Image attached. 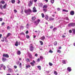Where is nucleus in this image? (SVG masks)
<instances>
[{
	"label": "nucleus",
	"instance_id": "6",
	"mask_svg": "<svg viewBox=\"0 0 75 75\" xmlns=\"http://www.w3.org/2000/svg\"><path fill=\"white\" fill-rule=\"evenodd\" d=\"M74 14H75V12L74 11H70V14L71 16H73L74 15Z\"/></svg>",
	"mask_w": 75,
	"mask_h": 75
},
{
	"label": "nucleus",
	"instance_id": "13",
	"mask_svg": "<svg viewBox=\"0 0 75 75\" xmlns=\"http://www.w3.org/2000/svg\"><path fill=\"white\" fill-rule=\"evenodd\" d=\"M38 6L39 7H42L43 6V4L42 3H39L38 4Z\"/></svg>",
	"mask_w": 75,
	"mask_h": 75
},
{
	"label": "nucleus",
	"instance_id": "39",
	"mask_svg": "<svg viewBox=\"0 0 75 75\" xmlns=\"http://www.w3.org/2000/svg\"><path fill=\"white\" fill-rule=\"evenodd\" d=\"M49 65H50V66H52L53 64L49 62Z\"/></svg>",
	"mask_w": 75,
	"mask_h": 75
},
{
	"label": "nucleus",
	"instance_id": "14",
	"mask_svg": "<svg viewBox=\"0 0 75 75\" xmlns=\"http://www.w3.org/2000/svg\"><path fill=\"white\" fill-rule=\"evenodd\" d=\"M29 57L30 58L33 59V57L31 53H29Z\"/></svg>",
	"mask_w": 75,
	"mask_h": 75
},
{
	"label": "nucleus",
	"instance_id": "5",
	"mask_svg": "<svg viewBox=\"0 0 75 75\" xmlns=\"http://www.w3.org/2000/svg\"><path fill=\"white\" fill-rule=\"evenodd\" d=\"M3 57H6V58H9V56L7 54H5L4 53L3 55Z\"/></svg>",
	"mask_w": 75,
	"mask_h": 75
},
{
	"label": "nucleus",
	"instance_id": "55",
	"mask_svg": "<svg viewBox=\"0 0 75 75\" xmlns=\"http://www.w3.org/2000/svg\"><path fill=\"white\" fill-rule=\"evenodd\" d=\"M1 2L2 4H4V3H5V2L4 1H2Z\"/></svg>",
	"mask_w": 75,
	"mask_h": 75
},
{
	"label": "nucleus",
	"instance_id": "53",
	"mask_svg": "<svg viewBox=\"0 0 75 75\" xmlns=\"http://www.w3.org/2000/svg\"><path fill=\"white\" fill-rule=\"evenodd\" d=\"M40 58L38 59L37 60V61H38V62H40Z\"/></svg>",
	"mask_w": 75,
	"mask_h": 75
},
{
	"label": "nucleus",
	"instance_id": "57",
	"mask_svg": "<svg viewBox=\"0 0 75 75\" xmlns=\"http://www.w3.org/2000/svg\"><path fill=\"white\" fill-rule=\"evenodd\" d=\"M33 63L34 64H35V61H34V60H33Z\"/></svg>",
	"mask_w": 75,
	"mask_h": 75
},
{
	"label": "nucleus",
	"instance_id": "33",
	"mask_svg": "<svg viewBox=\"0 0 75 75\" xmlns=\"http://www.w3.org/2000/svg\"><path fill=\"white\" fill-rule=\"evenodd\" d=\"M38 68L39 70H41V67L40 66H38Z\"/></svg>",
	"mask_w": 75,
	"mask_h": 75
},
{
	"label": "nucleus",
	"instance_id": "56",
	"mask_svg": "<svg viewBox=\"0 0 75 75\" xmlns=\"http://www.w3.org/2000/svg\"><path fill=\"white\" fill-rule=\"evenodd\" d=\"M14 68L15 69H16V68H17V66H14Z\"/></svg>",
	"mask_w": 75,
	"mask_h": 75
},
{
	"label": "nucleus",
	"instance_id": "2",
	"mask_svg": "<svg viewBox=\"0 0 75 75\" xmlns=\"http://www.w3.org/2000/svg\"><path fill=\"white\" fill-rule=\"evenodd\" d=\"M75 26V23H69L68 25V27H74Z\"/></svg>",
	"mask_w": 75,
	"mask_h": 75
},
{
	"label": "nucleus",
	"instance_id": "16",
	"mask_svg": "<svg viewBox=\"0 0 75 75\" xmlns=\"http://www.w3.org/2000/svg\"><path fill=\"white\" fill-rule=\"evenodd\" d=\"M25 61L27 62H30V59H28V58H27L25 59Z\"/></svg>",
	"mask_w": 75,
	"mask_h": 75
},
{
	"label": "nucleus",
	"instance_id": "27",
	"mask_svg": "<svg viewBox=\"0 0 75 75\" xmlns=\"http://www.w3.org/2000/svg\"><path fill=\"white\" fill-rule=\"evenodd\" d=\"M6 6H7V4H6L5 5L3 6V8H4V9L5 8H6Z\"/></svg>",
	"mask_w": 75,
	"mask_h": 75
},
{
	"label": "nucleus",
	"instance_id": "37",
	"mask_svg": "<svg viewBox=\"0 0 75 75\" xmlns=\"http://www.w3.org/2000/svg\"><path fill=\"white\" fill-rule=\"evenodd\" d=\"M54 74H55V75H58V73H57V71H54Z\"/></svg>",
	"mask_w": 75,
	"mask_h": 75
},
{
	"label": "nucleus",
	"instance_id": "44",
	"mask_svg": "<svg viewBox=\"0 0 75 75\" xmlns=\"http://www.w3.org/2000/svg\"><path fill=\"white\" fill-rule=\"evenodd\" d=\"M40 42L41 43L40 45H43V42L42 41H40Z\"/></svg>",
	"mask_w": 75,
	"mask_h": 75
},
{
	"label": "nucleus",
	"instance_id": "34",
	"mask_svg": "<svg viewBox=\"0 0 75 75\" xmlns=\"http://www.w3.org/2000/svg\"><path fill=\"white\" fill-rule=\"evenodd\" d=\"M10 35H11V33H8L7 35V37H9Z\"/></svg>",
	"mask_w": 75,
	"mask_h": 75
},
{
	"label": "nucleus",
	"instance_id": "17",
	"mask_svg": "<svg viewBox=\"0 0 75 75\" xmlns=\"http://www.w3.org/2000/svg\"><path fill=\"white\" fill-rule=\"evenodd\" d=\"M17 55H20L21 54V52L20 51L18 50L17 52Z\"/></svg>",
	"mask_w": 75,
	"mask_h": 75
},
{
	"label": "nucleus",
	"instance_id": "63",
	"mask_svg": "<svg viewBox=\"0 0 75 75\" xmlns=\"http://www.w3.org/2000/svg\"><path fill=\"white\" fill-rule=\"evenodd\" d=\"M52 28H53V26H51L50 27V28L51 29Z\"/></svg>",
	"mask_w": 75,
	"mask_h": 75
},
{
	"label": "nucleus",
	"instance_id": "10",
	"mask_svg": "<svg viewBox=\"0 0 75 75\" xmlns=\"http://www.w3.org/2000/svg\"><path fill=\"white\" fill-rule=\"evenodd\" d=\"M67 71H69V72H71V71H72V69H71V68L68 67L67 68Z\"/></svg>",
	"mask_w": 75,
	"mask_h": 75
},
{
	"label": "nucleus",
	"instance_id": "50",
	"mask_svg": "<svg viewBox=\"0 0 75 75\" xmlns=\"http://www.w3.org/2000/svg\"><path fill=\"white\" fill-rule=\"evenodd\" d=\"M69 33H72V30H69Z\"/></svg>",
	"mask_w": 75,
	"mask_h": 75
},
{
	"label": "nucleus",
	"instance_id": "32",
	"mask_svg": "<svg viewBox=\"0 0 75 75\" xmlns=\"http://www.w3.org/2000/svg\"><path fill=\"white\" fill-rule=\"evenodd\" d=\"M11 2L12 3L14 4L15 3V0H11Z\"/></svg>",
	"mask_w": 75,
	"mask_h": 75
},
{
	"label": "nucleus",
	"instance_id": "20",
	"mask_svg": "<svg viewBox=\"0 0 75 75\" xmlns=\"http://www.w3.org/2000/svg\"><path fill=\"white\" fill-rule=\"evenodd\" d=\"M45 38L44 36H42L40 38V39L41 40H45Z\"/></svg>",
	"mask_w": 75,
	"mask_h": 75
},
{
	"label": "nucleus",
	"instance_id": "28",
	"mask_svg": "<svg viewBox=\"0 0 75 75\" xmlns=\"http://www.w3.org/2000/svg\"><path fill=\"white\" fill-rule=\"evenodd\" d=\"M57 30V29L56 28H54L53 29V30L54 32H55L56 30Z\"/></svg>",
	"mask_w": 75,
	"mask_h": 75
},
{
	"label": "nucleus",
	"instance_id": "40",
	"mask_svg": "<svg viewBox=\"0 0 75 75\" xmlns=\"http://www.w3.org/2000/svg\"><path fill=\"white\" fill-rule=\"evenodd\" d=\"M30 64H31V65H32V66H34V63L33 62H31Z\"/></svg>",
	"mask_w": 75,
	"mask_h": 75
},
{
	"label": "nucleus",
	"instance_id": "15",
	"mask_svg": "<svg viewBox=\"0 0 75 75\" xmlns=\"http://www.w3.org/2000/svg\"><path fill=\"white\" fill-rule=\"evenodd\" d=\"M49 18V17H48V15H46L45 16V19L46 20H48Z\"/></svg>",
	"mask_w": 75,
	"mask_h": 75
},
{
	"label": "nucleus",
	"instance_id": "54",
	"mask_svg": "<svg viewBox=\"0 0 75 75\" xmlns=\"http://www.w3.org/2000/svg\"><path fill=\"white\" fill-rule=\"evenodd\" d=\"M14 13H16L17 12V11L16 10H14Z\"/></svg>",
	"mask_w": 75,
	"mask_h": 75
},
{
	"label": "nucleus",
	"instance_id": "59",
	"mask_svg": "<svg viewBox=\"0 0 75 75\" xmlns=\"http://www.w3.org/2000/svg\"><path fill=\"white\" fill-rule=\"evenodd\" d=\"M40 59H43V57L42 56H40Z\"/></svg>",
	"mask_w": 75,
	"mask_h": 75
},
{
	"label": "nucleus",
	"instance_id": "58",
	"mask_svg": "<svg viewBox=\"0 0 75 75\" xmlns=\"http://www.w3.org/2000/svg\"><path fill=\"white\" fill-rule=\"evenodd\" d=\"M66 36H65L64 35H63L62 36V37L63 38H65V37H66Z\"/></svg>",
	"mask_w": 75,
	"mask_h": 75
},
{
	"label": "nucleus",
	"instance_id": "49",
	"mask_svg": "<svg viewBox=\"0 0 75 75\" xmlns=\"http://www.w3.org/2000/svg\"><path fill=\"white\" fill-rule=\"evenodd\" d=\"M21 35H24V33H23V32H22L21 33H20Z\"/></svg>",
	"mask_w": 75,
	"mask_h": 75
},
{
	"label": "nucleus",
	"instance_id": "18",
	"mask_svg": "<svg viewBox=\"0 0 75 75\" xmlns=\"http://www.w3.org/2000/svg\"><path fill=\"white\" fill-rule=\"evenodd\" d=\"M47 7H48V5H44L43 7V8H47Z\"/></svg>",
	"mask_w": 75,
	"mask_h": 75
},
{
	"label": "nucleus",
	"instance_id": "46",
	"mask_svg": "<svg viewBox=\"0 0 75 75\" xmlns=\"http://www.w3.org/2000/svg\"><path fill=\"white\" fill-rule=\"evenodd\" d=\"M0 14H1V15H4V14H5L4 13H3L1 12H0Z\"/></svg>",
	"mask_w": 75,
	"mask_h": 75
},
{
	"label": "nucleus",
	"instance_id": "11",
	"mask_svg": "<svg viewBox=\"0 0 75 75\" xmlns=\"http://www.w3.org/2000/svg\"><path fill=\"white\" fill-rule=\"evenodd\" d=\"M2 61L3 62H5L6 61H7V59L5 57H2Z\"/></svg>",
	"mask_w": 75,
	"mask_h": 75
},
{
	"label": "nucleus",
	"instance_id": "9",
	"mask_svg": "<svg viewBox=\"0 0 75 75\" xmlns=\"http://www.w3.org/2000/svg\"><path fill=\"white\" fill-rule=\"evenodd\" d=\"M33 12H34V13H36V12H37V11L36 9V8H35V7H34L33 8Z\"/></svg>",
	"mask_w": 75,
	"mask_h": 75
},
{
	"label": "nucleus",
	"instance_id": "24",
	"mask_svg": "<svg viewBox=\"0 0 75 75\" xmlns=\"http://www.w3.org/2000/svg\"><path fill=\"white\" fill-rule=\"evenodd\" d=\"M15 46H16V47H17L18 46V42H17V41H16V42L15 43Z\"/></svg>",
	"mask_w": 75,
	"mask_h": 75
},
{
	"label": "nucleus",
	"instance_id": "8",
	"mask_svg": "<svg viewBox=\"0 0 75 75\" xmlns=\"http://www.w3.org/2000/svg\"><path fill=\"white\" fill-rule=\"evenodd\" d=\"M33 4V2L31 1L30 2V3L28 4V6L29 7H31Z\"/></svg>",
	"mask_w": 75,
	"mask_h": 75
},
{
	"label": "nucleus",
	"instance_id": "23",
	"mask_svg": "<svg viewBox=\"0 0 75 75\" xmlns=\"http://www.w3.org/2000/svg\"><path fill=\"white\" fill-rule=\"evenodd\" d=\"M30 67H31V65H30V64H28L26 66V67L27 68H30Z\"/></svg>",
	"mask_w": 75,
	"mask_h": 75
},
{
	"label": "nucleus",
	"instance_id": "41",
	"mask_svg": "<svg viewBox=\"0 0 75 75\" xmlns=\"http://www.w3.org/2000/svg\"><path fill=\"white\" fill-rule=\"evenodd\" d=\"M26 37L28 39H29V38H30V36H29V35H26Z\"/></svg>",
	"mask_w": 75,
	"mask_h": 75
},
{
	"label": "nucleus",
	"instance_id": "47",
	"mask_svg": "<svg viewBox=\"0 0 75 75\" xmlns=\"http://www.w3.org/2000/svg\"><path fill=\"white\" fill-rule=\"evenodd\" d=\"M0 7L1 9H3V6H2V5H1L0 6Z\"/></svg>",
	"mask_w": 75,
	"mask_h": 75
},
{
	"label": "nucleus",
	"instance_id": "21",
	"mask_svg": "<svg viewBox=\"0 0 75 75\" xmlns=\"http://www.w3.org/2000/svg\"><path fill=\"white\" fill-rule=\"evenodd\" d=\"M49 21H54V18H49Z\"/></svg>",
	"mask_w": 75,
	"mask_h": 75
},
{
	"label": "nucleus",
	"instance_id": "48",
	"mask_svg": "<svg viewBox=\"0 0 75 75\" xmlns=\"http://www.w3.org/2000/svg\"><path fill=\"white\" fill-rule=\"evenodd\" d=\"M10 28V27L9 26H8L7 27V30H9Z\"/></svg>",
	"mask_w": 75,
	"mask_h": 75
},
{
	"label": "nucleus",
	"instance_id": "38",
	"mask_svg": "<svg viewBox=\"0 0 75 75\" xmlns=\"http://www.w3.org/2000/svg\"><path fill=\"white\" fill-rule=\"evenodd\" d=\"M57 52H58L59 53H61V51L60 50H57Z\"/></svg>",
	"mask_w": 75,
	"mask_h": 75
},
{
	"label": "nucleus",
	"instance_id": "51",
	"mask_svg": "<svg viewBox=\"0 0 75 75\" xmlns=\"http://www.w3.org/2000/svg\"><path fill=\"white\" fill-rule=\"evenodd\" d=\"M19 67L20 68H21V63H20L19 64Z\"/></svg>",
	"mask_w": 75,
	"mask_h": 75
},
{
	"label": "nucleus",
	"instance_id": "64",
	"mask_svg": "<svg viewBox=\"0 0 75 75\" xmlns=\"http://www.w3.org/2000/svg\"><path fill=\"white\" fill-rule=\"evenodd\" d=\"M61 46H59V50H60L61 49Z\"/></svg>",
	"mask_w": 75,
	"mask_h": 75
},
{
	"label": "nucleus",
	"instance_id": "19",
	"mask_svg": "<svg viewBox=\"0 0 75 75\" xmlns=\"http://www.w3.org/2000/svg\"><path fill=\"white\" fill-rule=\"evenodd\" d=\"M64 20H67V21H69V18L67 17H66L64 18Z\"/></svg>",
	"mask_w": 75,
	"mask_h": 75
},
{
	"label": "nucleus",
	"instance_id": "52",
	"mask_svg": "<svg viewBox=\"0 0 75 75\" xmlns=\"http://www.w3.org/2000/svg\"><path fill=\"white\" fill-rule=\"evenodd\" d=\"M3 21V18H0V21Z\"/></svg>",
	"mask_w": 75,
	"mask_h": 75
},
{
	"label": "nucleus",
	"instance_id": "26",
	"mask_svg": "<svg viewBox=\"0 0 75 75\" xmlns=\"http://www.w3.org/2000/svg\"><path fill=\"white\" fill-rule=\"evenodd\" d=\"M62 11H64V12H68V10H66L65 9H63Z\"/></svg>",
	"mask_w": 75,
	"mask_h": 75
},
{
	"label": "nucleus",
	"instance_id": "31",
	"mask_svg": "<svg viewBox=\"0 0 75 75\" xmlns=\"http://www.w3.org/2000/svg\"><path fill=\"white\" fill-rule=\"evenodd\" d=\"M49 52L50 53H51V54H52V53H53V51H52L51 50H50L49 51Z\"/></svg>",
	"mask_w": 75,
	"mask_h": 75
},
{
	"label": "nucleus",
	"instance_id": "45",
	"mask_svg": "<svg viewBox=\"0 0 75 75\" xmlns=\"http://www.w3.org/2000/svg\"><path fill=\"white\" fill-rule=\"evenodd\" d=\"M1 41H2L3 42H4V38H2V40H1Z\"/></svg>",
	"mask_w": 75,
	"mask_h": 75
},
{
	"label": "nucleus",
	"instance_id": "25",
	"mask_svg": "<svg viewBox=\"0 0 75 75\" xmlns=\"http://www.w3.org/2000/svg\"><path fill=\"white\" fill-rule=\"evenodd\" d=\"M35 19H36V18L35 17H33L32 18V20H35Z\"/></svg>",
	"mask_w": 75,
	"mask_h": 75
},
{
	"label": "nucleus",
	"instance_id": "62",
	"mask_svg": "<svg viewBox=\"0 0 75 75\" xmlns=\"http://www.w3.org/2000/svg\"><path fill=\"white\" fill-rule=\"evenodd\" d=\"M4 24H5V23H4L3 22L1 24L2 25H4Z\"/></svg>",
	"mask_w": 75,
	"mask_h": 75
},
{
	"label": "nucleus",
	"instance_id": "29",
	"mask_svg": "<svg viewBox=\"0 0 75 75\" xmlns=\"http://www.w3.org/2000/svg\"><path fill=\"white\" fill-rule=\"evenodd\" d=\"M50 2L52 4H53L54 3V0H51Z\"/></svg>",
	"mask_w": 75,
	"mask_h": 75
},
{
	"label": "nucleus",
	"instance_id": "43",
	"mask_svg": "<svg viewBox=\"0 0 75 75\" xmlns=\"http://www.w3.org/2000/svg\"><path fill=\"white\" fill-rule=\"evenodd\" d=\"M43 11H44L45 12H46V11H47V9H43Z\"/></svg>",
	"mask_w": 75,
	"mask_h": 75
},
{
	"label": "nucleus",
	"instance_id": "36",
	"mask_svg": "<svg viewBox=\"0 0 75 75\" xmlns=\"http://www.w3.org/2000/svg\"><path fill=\"white\" fill-rule=\"evenodd\" d=\"M41 15H42V18H44L45 16H44V14L43 13H42Z\"/></svg>",
	"mask_w": 75,
	"mask_h": 75
},
{
	"label": "nucleus",
	"instance_id": "61",
	"mask_svg": "<svg viewBox=\"0 0 75 75\" xmlns=\"http://www.w3.org/2000/svg\"><path fill=\"white\" fill-rule=\"evenodd\" d=\"M35 57H38V54H36L35 55Z\"/></svg>",
	"mask_w": 75,
	"mask_h": 75
},
{
	"label": "nucleus",
	"instance_id": "1",
	"mask_svg": "<svg viewBox=\"0 0 75 75\" xmlns=\"http://www.w3.org/2000/svg\"><path fill=\"white\" fill-rule=\"evenodd\" d=\"M25 13L28 15H30L31 13H32V11L30 8H28L27 10H25Z\"/></svg>",
	"mask_w": 75,
	"mask_h": 75
},
{
	"label": "nucleus",
	"instance_id": "42",
	"mask_svg": "<svg viewBox=\"0 0 75 75\" xmlns=\"http://www.w3.org/2000/svg\"><path fill=\"white\" fill-rule=\"evenodd\" d=\"M20 28L22 30H23V28H24V26H21Z\"/></svg>",
	"mask_w": 75,
	"mask_h": 75
},
{
	"label": "nucleus",
	"instance_id": "12",
	"mask_svg": "<svg viewBox=\"0 0 75 75\" xmlns=\"http://www.w3.org/2000/svg\"><path fill=\"white\" fill-rule=\"evenodd\" d=\"M8 72L11 73V72H13V69H10V68H9V69H8Z\"/></svg>",
	"mask_w": 75,
	"mask_h": 75
},
{
	"label": "nucleus",
	"instance_id": "35",
	"mask_svg": "<svg viewBox=\"0 0 75 75\" xmlns=\"http://www.w3.org/2000/svg\"><path fill=\"white\" fill-rule=\"evenodd\" d=\"M62 62L63 64H66V62L65 60H63L62 61Z\"/></svg>",
	"mask_w": 75,
	"mask_h": 75
},
{
	"label": "nucleus",
	"instance_id": "60",
	"mask_svg": "<svg viewBox=\"0 0 75 75\" xmlns=\"http://www.w3.org/2000/svg\"><path fill=\"white\" fill-rule=\"evenodd\" d=\"M19 63H20V62L18 61L17 62V65H18L19 64Z\"/></svg>",
	"mask_w": 75,
	"mask_h": 75
},
{
	"label": "nucleus",
	"instance_id": "4",
	"mask_svg": "<svg viewBox=\"0 0 75 75\" xmlns=\"http://www.w3.org/2000/svg\"><path fill=\"white\" fill-rule=\"evenodd\" d=\"M29 50L30 51H34V47L33 46V45L30 46L29 47Z\"/></svg>",
	"mask_w": 75,
	"mask_h": 75
},
{
	"label": "nucleus",
	"instance_id": "30",
	"mask_svg": "<svg viewBox=\"0 0 75 75\" xmlns=\"http://www.w3.org/2000/svg\"><path fill=\"white\" fill-rule=\"evenodd\" d=\"M54 45H55V46H56V45H57V42H54Z\"/></svg>",
	"mask_w": 75,
	"mask_h": 75
},
{
	"label": "nucleus",
	"instance_id": "7",
	"mask_svg": "<svg viewBox=\"0 0 75 75\" xmlns=\"http://www.w3.org/2000/svg\"><path fill=\"white\" fill-rule=\"evenodd\" d=\"M1 67H3V69L4 70H6V66H4V64H1L0 65Z\"/></svg>",
	"mask_w": 75,
	"mask_h": 75
},
{
	"label": "nucleus",
	"instance_id": "22",
	"mask_svg": "<svg viewBox=\"0 0 75 75\" xmlns=\"http://www.w3.org/2000/svg\"><path fill=\"white\" fill-rule=\"evenodd\" d=\"M73 33H72V34L73 35H74V34H75V29H73L72 30Z\"/></svg>",
	"mask_w": 75,
	"mask_h": 75
},
{
	"label": "nucleus",
	"instance_id": "3",
	"mask_svg": "<svg viewBox=\"0 0 75 75\" xmlns=\"http://www.w3.org/2000/svg\"><path fill=\"white\" fill-rule=\"evenodd\" d=\"M40 22V20L38 19L37 21H35L34 23L35 25H38V24H39Z\"/></svg>",
	"mask_w": 75,
	"mask_h": 75
}]
</instances>
